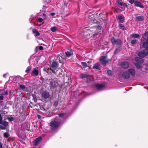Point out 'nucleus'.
<instances>
[{
	"mask_svg": "<svg viewBox=\"0 0 148 148\" xmlns=\"http://www.w3.org/2000/svg\"><path fill=\"white\" fill-rule=\"evenodd\" d=\"M2 117L1 114H0V123H1V122H2V121H3L2 120Z\"/></svg>",
	"mask_w": 148,
	"mask_h": 148,
	"instance_id": "nucleus-35",
	"label": "nucleus"
},
{
	"mask_svg": "<svg viewBox=\"0 0 148 148\" xmlns=\"http://www.w3.org/2000/svg\"><path fill=\"white\" fill-rule=\"evenodd\" d=\"M37 21L39 22H42L43 21V19L41 18H39L38 19Z\"/></svg>",
	"mask_w": 148,
	"mask_h": 148,
	"instance_id": "nucleus-31",
	"label": "nucleus"
},
{
	"mask_svg": "<svg viewBox=\"0 0 148 148\" xmlns=\"http://www.w3.org/2000/svg\"><path fill=\"white\" fill-rule=\"evenodd\" d=\"M0 124H2L3 126L6 127L8 125V123L6 121H2V122H1Z\"/></svg>",
	"mask_w": 148,
	"mask_h": 148,
	"instance_id": "nucleus-16",
	"label": "nucleus"
},
{
	"mask_svg": "<svg viewBox=\"0 0 148 148\" xmlns=\"http://www.w3.org/2000/svg\"><path fill=\"white\" fill-rule=\"evenodd\" d=\"M118 4L121 6H124V3L121 2L119 1L118 2Z\"/></svg>",
	"mask_w": 148,
	"mask_h": 148,
	"instance_id": "nucleus-25",
	"label": "nucleus"
},
{
	"mask_svg": "<svg viewBox=\"0 0 148 148\" xmlns=\"http://www.w3.org/2000/svg\"><path fill=\"white\" fill-rule=\"evenodd\" d=\"M42 96L44 99H47L50 97L49 93L48 91H44L42 94Z\"/></svg>",
	"mask_w": 148,
	"mask_h": 148,
	"instance_id": "nucleus-10",
	"label": "nucleus"
},
{
	"mask_svg": "<svg viewBox=\"0 0 148 148\" xmlns=\"http://www.w3.org/2000/svg\"><path fill=\"white\" fill-rule=\"evenodd\" d=\"M111 41L113 44L120 45L121 44V40L118 39H115L114 38H112L111 39Z\"/></svg>",
	"mask_w": 148,
	"mask_h": 148,
	"instance_id": "nucleus-7",
	"label": "nucleus"
},
{
	"mask_svg": "<svg viewBox=\"0 0 148 148\" xmlns=\"http://www.w3.org/2000/svg\"><path fill=\"white\" fill-rule=\"evenodd\" d=\"M37 117H38V118L39 119H40L41 118V116L40 115H37Z\"/></svg>",
	"mask_w": 148,
	"mask_h": 148,
	"instance_id": "nucleus-41",
	"label": "nucleus"
},
{
	"mask_svg": "<svg viewBox=\"0 0 148 148\" xmlns=\"http://www.w3.org/2000/svg\"><path fill=\"white\" fill-rule=\"evenodd\" d=\"M118 49H116L115 51V54H116L117 53V50H118Z\"/></svg>",
	"mask_w": 148,
	"mask_h": 148,
	"instance_id": "nucleus-44",
	"label": "nucleus"
},
{
	"mask_svg": "<svg viewBox=\"0 0 148 148\" xmlns=\"http://www.w3.org/2000/svg\"><path fill=\"white\" fill-rule=\"evenodd\" d=\"M87 76H88L87 75L84 74H81L80 75V77L82 78L86 77Z\"/></svg>",
	"mask_w": 148,
	"mask_h": 148,
	"instance_id": "nucleus-21",
	"label": "nucleus"
},
{
	"mask_svg": "<svg viewBox=\"0 0 148 148\" xmlns=\"http://www.w3.org/2000/svg\"><path fill=\"white\" fill-rule=\"evenodd\" d=\"M128 2L131 4L134 3L135 6L139 7L141 8H144L142 3L136 0H128Z\"/></svg>",
	"mask_w": 148,
	"mask_h": 148,
	"instance_id": "nucleus-4",
	"label": "nucleus"
},
{
	"mask_svg": "<svg viewBox=\"0 0 148 148\" xmlns=\"http://www.w3.org/2000/svg\"><path fill=\"white\" fill-rule=\"evenodd\" d=\"M6 128V127L0 125V129L1 130H5Z\"/></svg>",
	"mask_w": 148,
	"mask_h": 148,
	"instance_id": "nucleus-26",
	"label": "nucleus"
},
{
	"mask_svg": "<svg viewBox=\"0 0 148 148\" xmlns=\"http://www.w3.org/2000/svg\"><path fill=\"white\" fill-rule=\"evenodd\" d=\"M81 64L85 67H86L87 66V64L85 62H82Z\"/></svg>",
	"mask_w": 148,
	"mask_h": 148,
	"instance_id": "nucleus-28",
	"label": "nucleus"
},
{
	"mask_svg": "<svg viewBox=\"0 0 148 148\" xmlns=\"http://www.w3.org/2000/svg\"><path fill=\"white\" fill-rule=\"evenodd\" d=\"M42 138L41 136L38 137L37 138H36L33 141L34 145L35 146H36L40 143V141L42 140Z\"/></svg>",
	"mask_w": 148,
	"mask_h": 148,
	"instance_id": "nucleus-8",
	"label": "nucleus"
},
{
	"mask_svg": "<svg viewBox=\"0 0 148 148\" xmlns=\"http://www.w3.org/2000/svg\"><path fill=\"white\" fill-rule=\"evenodd\" d=\"M136 19L138 21H142L144 19V17L143 16H138L136 18Z\"/></svg>",
	"mask_w": 148,
	"mask_h": 148,
	"instance_id": "nucleus-17",
	"label": "nucleus"
},
{
	"mask_svg": "<svg viewBox=\"0 0 148 148\" xmlns=\"http://www.w3.org/2000/svg\"><path fill=\"white\" fill-rule=\"evenodd\" d=\"M60 123V120L56 118L54 120L51 121L49 123L51 130H56L58 128Z\"/></svg>",
	"mask_w": 148,
	"mask_h": 148,
	"instance_id": "nucleus-2",
	"label": "nucleus"
},
{
	"mask_svg": "<svg viewBox=\"0 0 148 148\" xmlns=\"http://www.w3.org/2000/svg\"><path fill=\"white\" fill-rule=\"evenodd\" d=\"M141 42L143 44V47L146 48L143 51L139 52L138 56L140 57L143 58L148 55V32H146L143 34Z\"/></svg>",
	"mask_w": 148,
	"mask_h": 148,
	"instance_id": "nucleus-1",
	"label": "nucleus"
},
{
	"mask_svg": "<svg viewBox=\"0 0 148 148\" xmlns=\"http://www.w3.org/2000/svg\"><path fill=\"white\" fill-rule=\"evenodd\" d=\"M65 54L67 56L69 57L73 55V53L71 51H67L65 52Z\"/></svg>",
	"mask_w": 148,
	"mask_h": 148,
	"instance_id": "nucleus-18",
	"label": "nucleus"
},
{
	"mask_svg": "<svg viewBox=\"0 0 148 148\" xmlns=\"http://www.w3.org/2000/svg\"><path fill=\"white\" fill-rule=\"evenodd\" d=\"M123 17L121 16H119L118 17V19L120 21H122L123 20Z\"/></svg>",
	"mask_w": 148,
	"mask_h": 148,
	"instance_id": "nucleus-32",
	"label": "nucleus"
},
{
	"mask_svg": "<svg viewBox=\"0 0 148 148\" xmlns=\"http://www.w3.org/2000/svg\"><path fill=\"white\" fill-rule=\"evenodd\" d=\"M3 98V96L2 95H1L0 96V99L2 100Z\"/></svg>",
	"mask_w": 148,
	"mask_h": 148,
	"instance_id": "nucleus-39",
	"label": "nucleus"
},
{
	"mask_svg": "<svg viewBox=\"0 0 148 148\" xmlns=\"http://www.w3.org/2000/svg\"><path fill=\"white\" fill-rule=\"evenodd\" d=\"M57 63L56 61H54L52 63L51 68H50V69L51 70L53 73H55V70L57 69Z\"/></svg>",
	"mask_w": 148,
	"mask_h": 148,
	"instance_id": "nucleus-6",
	"label": "nucleus"
},
{
	"mask_svg": "<svg viewBox=\"0 0 148 148\" xmlns=\"http://www.w3.org/2000/svg\"><path fill=\"white\" fill-rule=\"evenodd\" d=\"M0 148H3L2 143L0 142Z\"/></svg>",
	"mask_w": 148,
	"mask_h": 148,
	"instance_id": "nucleus-40",
	"label": "nucleus"
},
{
	"mask_svg": "<svg viewBox=\"0 0 148 148\" xmlns=\"http://www.w3.org/2000/svg\"><path fill=\"white\" fill-rule=\"evenodd\" d=\"M55 14V13H51V16H54V15Z\"/></svg>",
	"mask_w": 148,
	"mask_h": 148,
	"instance_id": "nucleus-45",
	"label": "nucleus"
},
{
	"mask_svg": "<svg viewBox=\"0 0 148 148\" xmlns=\"http://www.w3.org/2000/svg\"><path fill=\"white\" fill-rule=\"evenodd\" d=\"M33 33L35 34V36H38L40 35V33L38 32L37 30V29H33L32 30Z\"/></svg>",
	"mask_w": 148,
	"mask_h": 148,
	"instance_id": "nucleus-13",
	"label": "nucleus"
},
{
	"mask_svg": "<svg viewBox=\"0 0 148 148\" xmlns=\"http://www.w3.org/2000/svg\"><path fill=\"white\" fill-rule=\"evenodd\" d=\"M43 18L44 19H45L46 18V16L45 14H43Z\"/></svg>",
	"mask_w": 148,
	"mask_h": 148,
	"instance_id": "nucleus-36",
	"label": "nucleus"
},
{
	"mask_svg": "<svg viewBox=\"0 0 148 148\" xmlns=\"http://www.w3.org/2000/svg\"><path fill=\"white\" fill-rule=\"evenodd\" d=\"M121 66L125 69H127L129 66V64L127 62H124L121 63Z\"/></svg>",
	"mask_w": 148,
	"mask_h": 148,
	"instance_id": "nucleus-12",
	"label": "nucleus"
},
{
	"mask_svg": "<svg viewBox=\"0 0 148 148\" xmlns=\"http://www.w3.org/2000/svg\"><path fill=\"white\" fill-rule=\"evenodd\" d=\"M96 86L98 89L101 90L104 88V85L103 84H97L96 85Z\"/></svg>",
	"mask_w": 148,
	"mask_h": 148,
	"instance_id": "nucleus-11",
	"label": "nucleus"
},
{
	"mask_svg": "<svg viewBox=\"0 0 148 148\" xmlns=\"http://www.w3.org/2000/svg\"><path fill=\"white\" fill-rule=\"evenodd\" d=\"M8 94V91L7 90L6 91V92H5V95H7Z\"/></svg>",
	"mask_w": 148,
	"mask_h": 148,
	"instance_id": "nucleus-43",
	"label": "nucleus"
},
{
	"mask_svg": "<svg viewBox=\"0 0 148 148\" xmlns=\"http://www.w3.org/2000/svg\"><path fill=\"white\" fill-rule=\"evenodd\" d=\"M8 119L10 121H13L14 118L12 117H8Z\"/></svg>",
	"mask_w": 148,
	"mask_h": 148,
	"instance_id": "nucleus-29",
	"label": "nucleus"
},
{
	"mask_svg": "<svg viewBox=\"0 0 148 148\" xmlns=\"http://www.w3.org/2000/svg\"><path fill=\"white\" fill-rule=\"evenodd\" d=\"M135 74V70L133 69H129L128 71L123 72L122 74V76L125 79H128L130 77L131 75L134 76Z\"/></svg>",
	"mask_w": 148,
	"mask_h": 148,
	"instance_id": "nucleus-3",
	"label": "nucleus"
},
{
	"mask_svg": "<svg viewBox=\"0 0 148 148\" xmlns=\"http://www.w3.org/2000/svg\"><path fill=\"white\" fill-rule=\"evenodd\" d=\"M119 28L120 29L124 30L125 29L123 25L120 24L119 26Z\"/></svg>",
	"mask_w": 148,
	"mask_h": 148,
	"instance_id": "nucleus-22",
	"label": "nucleus"
},
{
	"mask_svg": "<svg viewBox=\"0 0 148 148\" xmlns=\"http://www.w3.org/2000/svg\"><path fill=\"white\" fill-rule=\"evenodd\" d=\"M64 116L63 114H59V116L60 117H62Z\"/></svg>",
	"mask_w": 148,
	"mask_h": 148,
	"instance_id": "nucleus-37",
	"label": "nucleus"
},
{
	"mask_svg": "<svg viewBox=\"0 0 148 148\" xmlns=\"http://www.w3.org/2000/svg\"><path fill=\"white\" fill-rule=\"evenodd\" d=\"M93 68L97 69H100V66L99 63H97L94 64Z\"/></svg>",
	"mask_w": 148,
	"mask_h": 148,
	"instance_id": "nucleus-15",
	"label": "nucleus"
},
{
	"mask_svg": "<svg viewBox=\"0 0 148 148\" xmlns=\"http://www.w3.org/2000/svg\"><path fill=\"white\" fill-rule=\"evenodd\" d=\"M100 61L103 64H104L108 63V60L106 56H103L101 57Z\"/></svg>",
	"mask_w": 148,
	"mask_h": 148,
	"instance_id": "nucleus-9",
	"label": "nucleus"
},
{
	"mask_svg": "<svg viewBox=\"0 0 148 148\" xmlns=\"http://www.w3.org/2000/svg\"><path fill=\"white\" fill-rule=\"evenodd\" d=\"M31 67L30 66H28L25 72L27 73H28L31 70Z\"/></svg>",
	"mask_w": 148,
	"mask_h": 148,
	"instance_id": "nucleus-23",
	"label": "nucleus"
},
{
	"mask_svg": "<svg viewBox=\"0 0 148 148\" xmlns=\"http://www.w3.org/2000/svg\"><path fill=\"white\" fill-rule=\"evenodd\" d=\"M137 40L136 39L132 40L131 41V43L133 44H134L136 43Z\"/></svg>",
	"mask_w": 148,
	"mask_h": 148,
	"instance_id": "nucleus-27",
	"label": "nucleus"
},
{
	"mask_svg": "<svg viewBox=\"0 0 148 148\" xmlns=\"http://www.w3.org/2000/svg\"><path fill=\"white\" fill-rule=\"evenodd\" d=\"M107 73L108 75L110 76L111 75L112 72L111 70H108L107 71Z\"/></svg>",
	"mask_w": 148,
	"mask_h": 148,
	"instance_id": "nucleus-33",
	"label": "nucleus"
},
{
	"mask_svg": "<svg viewBox=\"0 0 148 148\" xmlns=\"http://www.w3.org/2000/svg\"><path fill=\"white\" fill-rule=\"evenodd\" d=\"M131 36L134 38H136L140 37V36L139 34H132Z\"/></svg>",
	"mask_w": 148,
	"mask_h": 148,
	"instance_id": "nucleus-19",
	"label": "nucleus"
},
{
	"mask_svg": "<svg viewBox=\"0 0 148 148\" xmlns=\"http://www.w3.org/2000/svg\"><path fill=\"white\" fill-rule=\"evenodd\" d=\"M4 136L5 137L7 138L9 137V134L8 133L5 132L4 134Z\"/></svg>",
	"mask_w": 148,
	"mask_h": 148,
	"instance_id": "nucleus-24",
	"label": "nucleus"
},
{
	"mask_svg": "<svg viewBox=\"0 0 148 148\" xmlns=\"http://www.w3.org/2000/svg\"><path fill=\"white\" fill-rule=\"evenodd\" d=\"M6 75H7V74H4L3 75V77H5Z\"/></svg>",
	"mask_w": 148,
	"mask_h": 148,
	"instance_id": "nucleus-46",
	"label": "nucleus"
},
{
	"mask_svg": "<svg viewBox=\"0 0 148 148\" xmlns=\"http://www.w3.org/2000/svg\"><path fill=\"white\" fill-rule=\"evenodd\" d=\"M32 73L33 74L36 76H37L38 75L39 72L38 70L36 69H34L32 71Z\"/></svg>",
	"mask_w": 148,
	"mask_h": 148,
	"instance_id": "nucleus-14",
	"label": "nucleus"
},
{
	"mask_svg": "<svg viewBox=\"0 0 148 148\" xmlns=\"http://www.w3.org/2000/svg\"><path fill=\"white\" fill-rule=\"evenodd\" d=\"M39 49L40 50H42L43 49V47L42 46H40L39 47Z\"/></svg>",
	"mask_w": 148,
	"mask_h": 148,
	"instance_id": "nucleus-38",
	"label": "nucleus"
},
{
	"mask_svg": "<svg viewBox=\"0 0 148 148\" xmlns=\"http://www.w3.org/2000/svg\"><path fill=\"white\" fill-rule=\"evenodd\" d=\"M2 92H1V91H0V94L4 95H5L4 90H3Z\"/></svg>",
	"mask_w": 148,
	"mask_h": 148,
	"instance_id": "nucleus-34",
	"label": "nucleus"
},
{
	"mask_svg": "<svg viewBox=\"0 0 148 148\" xmlns=\"http://www.w3.org/2000/svg\"><path fill=\"white\" fill-rule=\"evenodd\" d=\"M50 29L53 32L56 31L58 29V28L56 27H53L50 28Z\"/></svg>",
	"mask_w": 148,
	"mask_h": 148,
	"instance_id": "nucleus-20",
	"label": "nucleus"
},
{
	"mask_svg": "<svg viewBox=\"0 0 148 148\" xmlns=\"http://www.w3.org/2000/svg\"><path fill=\"white\" fill-rule=\"evenodd\" d=\"M124 6H125V7L126 8L127 7H128V6H127V4L125 3H124Z\"/></svg>",
	"mask_w": 148,
	"mask_h": 148,
	"instance_id": "nucleus-42",
	"label": "nucleus"
},
{
	"mask_svg": "<svg viewBox=\"0 0 148 148\" xmlns=\"http://www.w3.org/2000/svg\"><path fill=\"white\" fill-rule=\"evenodd\" d=\"M19 87L22 89H24L25 88V86L24 85H19Z\"/></svg>",
	"mask_w": 148,
	"mask_h": 148,
	"instance_id": "nucleus-30",
	"label": "nucleus"
},
{
	"mask_svg": "<svg viewBox=\"0 0 148 148\" xmlns=\"http://www.w3.org/2000/svg\"><path fill=\"white\" fill-rule=\"evenodd\" d=\"M135 60L138 62V63L135 64V65L136 67L140 69L141 68V66L140 65V63H142L143 62V60L140 58L138 57H136L135 58Z\"/></svg>",
	"mask_w": 148,
	"mask_h": 148,
	"instance_id": "nucleus-5",
	"label": "nucleus"
}]
</instances>
